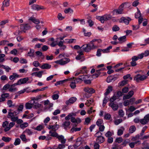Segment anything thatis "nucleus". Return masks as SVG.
<instances>
[{
    "instance_id": "f03ea898",
    "label": "nucleus",
    "mask_w": 149,
    "mask_h": 149,
    "mask_svg": "<svg viewBox=\"0 0 149 149\" xmlns=\"http://www.w3.org/2000/svg\"><path fill=\"white\" fill-rule=\"evenodd\" d=\"M15 125L14 122H11L9 123L7 121H5L3 123L2 127L4 128V130L6 132L9 131Z\"/></svg>"
},
{
    "instance_id": "423d86ee",
    "label": "nucleus",
    "mask_w": 149,
    "mask_h": 149,
    "mask_svg": "<svg viewBox=\"0 0 149 149\" xmlns=\"http://www.w3.org/2000/svg\"><path fill=\"white\" fill-rule=\"evenodd\" d=\"M29 79V78L28 77L22 78L19 80L17 82V83L18 85H20L26 84L27 83H31V82H28Z\"/></svg>"
},
{
    "instance_id": "8fccbe9b",
    "label": "nucleus",
    "mask_w": 149,
    "mask_h": 149,
    "mask_svg": "<svg viewBox=\"0 0 149 149\" xmlns=\"http://www.w3.org/2000/svg\"><path fill=\"white\" fill-rule=\"evenodd\" d=\"M96 18L97 19L99 20L102 23H103L104 22L103 16H97L96 17Z\"/></svg>"
},
{
    "instance_id": "864d4df0",
    "label": "nucleus",
    "mask_w": 149,
    "mask_h": 149,
    "mask_svg": "<svg viewBox=\"0 0 149 149\" xmlns=\"http://www.w3.org/2000/svg\"><path fill=\"white\" fill-rule=\"evenodd\" d=\"M41 105L40 104L37 103L35 102V103H34L33 106V108L35 109H37L40 108L41 107Z\"/></svg>"
},
{
    "instance_id": "473e14b6",
    "label": "nucleus",
    "mask_w": 149,
    "mask_h": 149,
    "mask_svg": "<svg viewBox=\"0 0 149 149\" xmlns=\"http://www.w3.org/2000/svg\"><path fill=\"white\" fill-rule=\"evenodd\" d=\"M125 130V128L123 127H120V129H119L118 131L117 134L118 136H121L123 133L124 131Z\"/></svg>"
},
{
    "instance_id": "4be33fe9",
    "label": "nucleus",
    "mask_w": 149,
    "mask_h": 149,
    "mask_svg": "<svg viewBox=\"0 0 149 149\" xmlns=\"http://www.w3.org/2000/svg\"><path fill=\"white\" fill-rule=\"evenodd\" d=\"M29 20L32 21L33 23L36 24H38L40 23L39 20L36 19L33 17H29Z\"/></svg>"
},
{
    "instance_id": "7ed1b4c3",
    "label": "nucleus",
    "mask_w": 149,
    "mask_h": 149,
    "mask_svg": "<svg viewBox=\"0 0 149 149\" xmlns=\"http://www.w3.org/2000/svg\"><path fill=\"white\" fill-rule=\"evenodd\" d=\"M70 61V60L69 58H64L60 60L56 61L54 62V63L61 65H64L66 64Z\"/></svg>"
},
{
    "instance_id": "412c9836",
    "label": "nucleus",
    "mask_w": 149,
    "mask_h": 149,
    "mask_svg": "<svg viewBox=\"0 0 149 149\" xmlns=\"http://www.w3.org/2000/svg\"><path fill=\"white\" fill-rule=\"evenodd\" d=\"M17 85H18L17 83L14 84L10 86V85L9 91L11 92L17 91V89L15 87V86Z\"/></svg>"
},
{
    "instance_id": "1a4fd4ad",
    "label": "nucleus",
    "mask_w": 149,
    "mask_h": 149,
    "mask_svg": "<svg viewBox=\"0 0 149 149\" xmlns=\"http://www.w3.org/2000/svg\"><path fill=\"white\" fill-rule=\"evenodd\" d=\"M31 28L30 26L27 24H22L20 25V29L23 31L27 30Z\"/></svg>"
},
{
    "instance_id": "c9c22d12",
    "label": "nucleus",
    "mask_w": 149,
    "mask_h": 149,
    "mask_svg": "<svg viewBox=\"0 0 149 149\" xmlns=\"http://www.w3.org/2000/svg\"><path fill=\"white\" fill-rule=\"evenodd\" d=\"M136 130V128L134 125L131 126L129 128V132L130 133H132L134 132Z\"/></svg>"
},
{
    "instance_id": "c03bdc74",
    "label": "nucleus",
    "mask_w": 149,
    "mask_h": 149,
    "mask_svg": "<svg viewBox=\"0 0 149 149\" xmlns=\"http://www.w3.org/2000/svg\"><path fill=\"white\" fill-rule=\"evenodd\" d=\"M2 67L4 68L6 71L7 72H8L11 69L8 66H5L3 65H0V68Z\"/></svg>"
},
{
    "instance_id": "c85d7f7f",
    "label": "nucleus",
    "mask_w": 149,
    "mask_h": 149,
    "mask_svg": "<svg viewBox=\"0 0 149 149\" xmlns=\"http://www.w3.org/2000/svg\"><path fill=\"white\" fill-rule=\"evenodd\" d=\"M96 142L98 143H101L103 142L104 141V138L103 136H101L97 138L96 139Z\"/></svg>"
},
{
    "instance_id": "f704fd0d",
    "label": "nucleus",
    "mask_w": 149,
    "mask_h": 149,
    "mask_svg": "<svg viewBox=\"0 0 149 149\" xmlns=\"http://www.w3.org/2000/svg\"><path fill=\"white\" fill-rule=\"evenodd\" d=\"M72 78L74 79V80L75 81L76 83H80L82 81V78H81V76H79L78 78L74 79V77Z\"/></svg>"
},
{
    "instance_id": "a19ab883",
    "label": "nucleus",
    "mask_w": 149,
    "mask_h": 149,
    "mask_svg": "<svg viewBox=\"0 0 149 149\" xmlns=\"http://www.w3.org/2000/svg\"><path fill=\"white\" fill-rule=\"evenodd\" d=\"M64 13H72L73 12V10L72 9L70 8H69L67 9H66L64 11Z\"/></svg>"
},
{
    "instance_id": "7c9ffc66",
    "label": "nucleus",
    "mask_w": 149,
    "mask_h": 149,
    "mask_svg": "<svg viewBox=\"0 0 149 149\" xmlns=\"http://www.w3.org/2000/svg\"><path fill=\"white\" fill-rule=\"evenodd\" d=\"M80 71L82 74L87 73L88 71L87 70V67L85 66L82 67L80 68Z\"/></svg>"
},
{
    "instance_id": "5701e85b",
    "label": "nucleus",
    "mask_w": 149,
    "mask_h": 149,
    "mask_svg": "<svg viewBox=\"0 0 149 149\" xmlns=\"http://www.w3.org/2000/svg\"><path fill=\"white\" fill-rule=\"evenodd\" d=\"M76 115V114L75 113H71L65 117V119L67 121L69 120L70 119H71L72 117L75 116Z\"/></svg>"
},
{
    "instance_id": "603ef678",
    "label": "nucleus",
    "mask_w": 149,
    "mask_h": 149,
    "mask_svg": "<svg viewBox=\"0 0 149 149\" xmlns=\"http://www.w3.org/2000/svg\"><path fill=\"white\" fill-rule=\"evenodd\" d=\"M140 136L139 135H137L135 137H133L131 139L132 141H135L140 139Z\"/></svg>"
},
{
    "instance_id": "20e7f679",
    "label": "nucleus",
    "mask_w": 149,
    "mask_h": 149,
    "mask_svg": "<svg viewBox=\"0 0 149 149\" xmlns=\"http://www.w3.org/2000/svg\"><path fill=\"white\" fill-rule=\"evenodd\" d=\"M147 78V77L146 75L138 74L135 76L134 79L137 82H139L140 81H143L146 79Z\"/></svg>"
},
{
    "instance_id": "0eeeda50",
    "label": "nucleus",
    "mask_w": 149,
    "mask_h": 149,
    "mask_svg": "<svg viewBox=\"0 0 149 149\" xmlns=\"http://www.w3.org/2000/svg\"><path fill=\"white\" fill-rule=\"evenodd\" d=\"M33 100H31L26 104L25 107L26 109H30L33 107V104L35 103V101Z\"/></svg>"
},
{
    "instance_id": "9b49d317",
    "label": "nucleus",
    "mask_w": 149,
    "mask_h": 149,
    "mask_svg": "<svg viewBox=\"0 0 149 149\" xmlns=\"http://www.w3.org/2000/svg\"><path fill=\"white\" fill-rule=\"evenodd\" d=\"M109 106L111 107L114 111L117 110L118 108V104L116 103H110L109 104Z\"/></svg>"
},
{
    "instance_id": "a18cd8bd",
    "label": "nucleus",
    "mask_w": 149,
    "mask_h": 149,
    "mask_svg": "<svg viewBox=\"0 0 149 149\" xmlns=\"http://www.w3.org/2000/svg\"><path fill=\"white\" fill-rule=\"evenodd\" d=\"M28 125L27 123L25 122L21 124L20 125V127L22 129H24Z\"/></svg>"
},
{
    "instance_id": "680f3d73",
    "label": "nucleus",
    "mask_w": 149,
    "mask_h": 149,
    "mask_svg": "<svg viewBox=\"0 0 149 149\" xmlns=\"http://www.w3.org/2000/svg\"><path fill=\"white\" fill-rule=\"evenodd\" d=\"M130 141L129 139H126L123 142L122 145L124 146H125L126 145L129 143Z\"/></svg>"
},
{
    "instance_id": "e2e57ef3",
    "label": "nucleus",
    "mask_w": 149,
    "mask_h": 149,
    "mask_svg": "<svg viewBox=\"0 0 149 149\" xmlns=\"http://www.w3.org/2000/svg\"><path fill=\"white\" fill-rule=\"evenodd\" d=\"M65 147V146L64 144H59L57 148L58 149H63Z\"/></svg>"
},
{
    "instance_id": "f8f14e48",
    "label": "nucleus",
    "mask_w": 149,
    "mask_h": 149,
    "mask_svg": "<svg viewBox=\"0 0 149 149\" xmlns=\"http://www.w3.org/2000/svg\"><path fill=\"white\" fill-rule=\"evenodd\" d=\"M68 81H70V86L72 89H74L76 87V83L74 80V79L71 78L69 79H67Z\"/></svg>"
},
{
    "instance_id": "6e6552de",
    "label": "nucleus",
    "mask_w": 149,
    "mask_h": 149,
    "mask_svg": "<svg viewBox=\"0 0 149 149\" xmlns=\"http://www.w3.org/2000/svg\"><path fill=\"white\" fill-rule=\"evenodd\" d=\"M149 121V114L146 115L143 118L140 119V123L142 125H145Z\"/></svg>"
},
{
    "instance_id": "2f4dec72",
    "label": "nucleus",
    "mask_w": 149,
    "mask_h": 149,
    "mask_svg": "<svg viewBox=\"0 0 149 149\" xmlns=\"http://www.w3.org/2000/svg\"><path fill=\"white\" fill-rule=\"evenodd\" d=\"M43 72V71H39L36 72H33L32 74V75H34L39 77L40 78L42 77Z\"/></svg>"
},
{
    "instance_id": "de8ad7c7",
    "label": "nucleus",
    "mask_w": 149,
    "mask_h": 149,
    "mask_svg": "<svg viewBox=\"0 0 149 149\" xmlns=\"http://www.w3.org/2000/svg\"><path fill=\"white\" fill-rule=\"evenodd\" d=\"M13 103L12 101L10 100H8L7 102V105L10 107L15 106V105L13 104Z\"/></svg>"
},
{
    "instance_id": "dca6fc26",
    "label": "nucleus",
    "mask_w": 149,
    "mask_h": 149,
    "mask_svg": "<svg viewBox=\"0 0 149 149\" xmlns=\"http://www.w3.org/2000/svg\"><path fill=\"white\" fill-rule=\"evenodd\" d=\"M134 95V92L131 91L129 92L128 94L124 95L123 97V100L129 99L131 98Z\"/></svg>"
},
{
    "instance_id": "4468645a",
    "label": "nucleus",
    "mask_w": 149,
    "mask_h": 149,
    "mask_svg": "<svg viewBox=\"0 0 149 149\" xmlns=\"http://www.w3.org/2000/svg\"><path fill=\"white\" fill-rule=\"evenodd\" d=\"M23 109V105L22 104H20L18 107L17 109L14 111L15 115H17L21 112Z\"/></svg>"
},
{
    "instance_id": "a878e982",
    "label": "nucleus",
    "mask_w": 149,
    "mask_h": 149,
    "mask_svg": "<svg viewBox=\"0 0 149 149\" xmlns=\"http://www.w3.org/2000/svg\"><path fill=\"white\" fill-rule=\"evenodd\" d=\"M112 87L111 86H109L106 90V91L104 93V95H107L112 91Z\"/></svg>"
},
{
    "instance_id": "9d476101",
    "label": "nucleus",
    "mask_w": 149,
    "mask_h": 149,
    "mask_svg": "<svg viewBox=\"0 0 149 149\" xmlns=\"http://www.w3.org/2000/svg\"><path fill=\"white\" fill-rule=\"evenodd\" d=\"M124 4V3H123L119 6L118 9L115 10H114L113 11L118 14H121L122 13V12L123 10V7Z\"/></svg>"
},
{
    "instance_id": "a211bd4d",
    "label": "nucleus",
    "mask_w": 149,
    "mask_h": 149,
    "mask_svg": "<svg viewBox=\"0 0 149 149\" xmlns=\"http://www.w3.org/2000/svg\"><path fill=\"white\" fill-rule=\"evenodd\" d=\"M57 138L58 139V141L60 142L62 144H65L66 143V139L64 138L63 135H59Z\"/></svg>"
},
{
    "instance_id": "37998d69",
    "label": "nucleus",
    "mask_w": 149,
    "mask_h": 149,
    "mask_svg": "<svg viewBox=\"0 0 149 149\" xmlns=\"http://www.w3.org/2000/svg\"><path fill=\"white\" fill-rule=\"evenodd\" d=\"M135 17L136 18H138L141 16L140 11L138 9L137 12L135 13Z\"/></svg>"
},
{
    "instance_id": "6ab92c4d",
    "label": "nucleus",
    "mask_w": 149,
    "mask_h": 149,
    "mask_svg": "<svg viewBox=\"0 0 149 149\" xmlns=\"http://www.w3.org/2000/svg\"><path fill=\"white\" fill-rule=\"evenodd\" d=\"M131 19L128 18H126L125 17H122L120 19V22L124 23L126 24H128L129 23V21Z\"/></svg>"
},
{
    "instance_id": "bf43d9fd",
    "label": "nucleus",
    "mask_w": 149,
    "mask_h": 149,
    "mask_svg": "<svg viewBox=\"0 0 149 149\" xmlns=\"http://www.w3.org/2000/svg\"><path fill=\"white\" fill-rule=\"evenodd\" d=\"M109 100L108 98L106 96H105L104 97V100H103V107H104L105 105V104L107 103V101Z\"/></svg>"
},
{
    "instance_id": "f3484780",
    "label": "nucleus",
    "mask_w": 149,
    "mask_h": 149,
    "mask_svg": "<svg viewBox=\"0 0 149 149\" xmlns=\"http://www.w3.org/2000/svg\"><path fill=\"white\" fill-rule=\"evenodd\" d=\"M70 124V122L68 121H65L62 124V126L63 127L64 129L67 130V128H70L69 127Z\"/></svg>"
},
{
    "instance_id": "338daca9",
    "label": "nucleus",
    "mask_w": 149,
    "mask_h": 149,
    "mask_svg": "<svg viewBox=\"0 0 149 149\" xmlns=\"http://www.w3.org/2000/svg\"><path fill=\"white\" fill-rule=\"evenodd\" d=\"M111 117V115L109 113H106L104 116V119L106 120H109Z\"/></svg>"
},
{
    "instance_id": "aec40b11",
    "label": "nucleus",
    "mask_w": 149,
    "mask_h": 149,
    "mask_svg": "<svg viewBox=\"0 0 149 149\" xmlns=\"http://www.w3.org/2000/svg\"><path fill=\"white\" fill-rule=\"evenodd\" d=\"M84 90L86 92L91 94L95 92V90L94 89L88 87L84 88Z\"/></svg>"
},
{
    "instance_id": "ddd939ff",
    "label": "nucleus",
    "mask_w": 149,
    "mask_h": 149,
    "mask_svg": "<svg viewBox=\"0 0 149 149\" xmlns=\"http://www.w3.org/2000/svg\"><path fill=\"white\" fill-rule=\"evenodd\" d=\"M32 8L35 10H39L41 9H43L44 8L43 6H40L37 4H33L31 6Z\"/></svg>"
},
{
    "instance_id": "58836bf2",
    "label": "nucleus",
    "mask_w": 149,
    "mask_h": 149,
    "mask_svg": "<svg viewBox=\"0 0 149 149\" xmlns=\"http://www.w3.org/2000/svg\"><path fill=\"white\" fill-rule=\"evenodd\" d=\"M117 98H118L117 97L115 93L114 94L113 96L109 99V101L110 102V103H114L113 102Z\"/></svg>"
},
{
    "instance_id": "393cba45",
    "label": "nucleus",
    "mask_w": 149,
    "mask_h": 149,
    "mask_svg": "<svg viewBox=\"0 0 149 149\" xmlns=\"http://www.w3.org/2000/svg\"><path fill=\"white\" fill-rule=\"evenodd\" d=\"M49 133L50 134V136L56 137L57 138L59 135L55 131L50 130L49 132Z\"/></svg>"
},
{
    "instance_id": "5fc2aeb1",
    "label": "nucleus",
    "mask_w": 149,
    "mask_h": 149,
    "mask_svg": "<svg viewBox=\"0 0 149 149\" xmlns=\"http://www.w3.org/2000/svg\"><path fill=\"white\" fill-rule=\"evenodd\" d=\"M122 121V120L121 119H118L114 121V123L115 125H118L121 123Z\"/></svg>"
},
{
    "instance_id": "09e8293b",
    "label": "nucleus",
    "mask_w": 149,
    "mask_h": 149,
    "mask_svg": "<svg viewBox=\"0 0 149 149\" xmlns=\"http://www.w3.org/2000/svg\"><path fill=\"white\" fill-rule=\"evenodd\" d=\"M103 120L101 119H98L96 122V125L99 126L101 125H102V124L103 123Z\"/></svg>"
},
{
    "instance_id": "6e6d98bb",
    "label": "nucleus",
    "mask_w": 149,
    "mask_h": 149,
    "mask_svg": "<svg viewBox=\"0 0 149 149\" xmlns=\"http://www.w3.org/2000/svg\"><path fill=\"white\" fill-rule=\"evenodd\" d=\"M5 55L3 54H0V63L3 62L5 61L4 57Z\"/></svg>"
},
{
    "instance_id": "72a5a7b5",
    "label": "nucleus",
    "mask_w": 149,
    "mask_h": 149,
    "mask_svg": "<svg viewBox=\"0 0 149 149\" xmlns=\"http://www.w3.org/2000/svg\"><path fill=\"white\" fill-rule=\"evenodd\" d=\"M34 52V50L33 49H30V51L27 53L26 55L30 57H33Z\"/></svg>"
},
{
    "instance_id": "4d7b16f0",
    "label": "nucleus",
    "mask_w": 149,
    "mask_h": 149,
    "mask_svg": "<svg viewBox=\"0 0 149 149\" xmlns=\"http://www.w3.org/2000/svg\"><path fill=\"white\" fill-rule=\"evenodd\" d=\"M104 15L105 17L106 20H109L111 19L112 16L109 14H105Z\"/></svg>"
},
{
    "instance_id": "4c0bfd02",
    "label": "nucleus",
    "mask_w": 149,
    "mask_h": 149,
    "mask_svg": "<svg viewBox=\"0 0 149 149\" xmlns=\"http://www.w3.org/2000/svg\"><path fill=\"white\" fill-rule=\"evenodd\" d=\"M112 48V46H111L108 47L106 49H102V52L103 53H108L109 52L110 50Z\"/></svg>"
},
{
    "instance_id": "bb28decb",
    "label": "nucleus",
    "mask_w": 149,
    "mask_h": 149,
    "mask_svg": "<svg viewBox=\"0 0 149 149\" xmlns=\"http://www.w3.org/2000/svg\"><path fill=\"white\" fill-rule=\"evenodd\" d=\"M19 75L16 73H13V74L10 75L9 77V79L10 80L15 79L16 78L19 77Z\"/></svg>"
},
{
    "instance_id": "ea45409f",
    "label": "nucleus",
    "mask_w": 149,
    "mask_h": 149,
    "mask_svg": "<svg viewBox=\"0 0 149 149\" xmlns=\"http://www.w3.org/2000/svg\"><path fill=\"white\" fill-rule=\"evenodd\" d=\"M21 142V141L20 139L19 138H17L15 140L14 145L15 146L19 145L20 144Z\"/></svg>"
},
{
    "instance_id": "b1692460",
    "label": "nucleus",
    "mask_w": 149,
    "mask_h": 149,
    "mask_svg": "<svg viewBox=\"0 0 149 149\" xmlns=\"http://www.w3.org/2000/svg\"><path fill=\"white\" fill-rule=\"evenodd\" d=\"M51 67V65L48 63H45L40 68L42 69H49Z\"/></svg>"
},
{
    "instance_id": "2eb2a0df",
    "label": "nucleus",
    "mask_w": 149,
    "mask_h": 149,
    "mask_svg": "<svg viewBox=\"0 0 149 149\" xmlns=\"http://www.w3.org/2000/svg\"><path fill=\"white\" fill-rule=\"evenodd\" d=\"M77 100V98L75 97H72L70 98L68 100L65 102V104L67 105L73 103Z\"/></svg>"
},
{
    "instance_id": "49530a36",
    "label": "nucleus",
    "mask_w": 149,
    "mask_h": 149,
    "mask_svg": "<svg viewBox=\"0 0 149 149\" xmlns=\"http://www.w3.org/2000/svg\"><path fill=\"white\" fill-rule=\"evenodd\" d=\"M93 102V100L92 99H91L90 100H87L85 103V104L89 106L90 104H91Z\"/></svg>"
},
{
    "instance_id": "3c124183",
    "label": "nucleus",
    "mask_w": 149,
    "mask_h": 149,
    "mask_svg": "<svg viewBox=\"0 0 149 149\" xmlns=\"http://www.w3.org/2000/svg\"><path fill=\"white\" fill-rule=\"evenodd\" d=\"M68 81V79H66L64 80H62V81H58L56 83H55V86H57L58 85H60V84H62L64 82H65V81Z\"/></svg>"
},
{
    "instance_id": "f257e3e1",
    "label": "nucleus",
    "mask_w": 149,
    "mask_h": 149,
    "mask_svg": "<svg viewBox=\"0 0 149 149\" xmlns=\"http://www.w3.org/2000/svg\"><path fill=\"white\" fill-rule=\"evenodd\" d=\"M101 42V40L100 39H94L92 40L90 43L86 45V47H85V45H83L81 48L85 52H88L92 49L97 48V43Z\"/></svg>"
},
{
    "instance_id": "c756f323",
    "label": "nucleus",
    "mask_w": 149,
    "mask_h": 149,
    "mask_svg": "<svg viewBox=\"0 0 149 149\" xmlns=\"http://www.w3.org/2000/svg\"><path fill=\"white\" fill-rule=\"evenodd\" d=\"M118 40L119 41V43H122L125 42L126 40V36H125L121 37L118 38Z\"/></svg>"
},
{
    "instance_id": "0e129e2a",
    "label": "nucleus",
    "mask_w": 149,
    "mask_h": 149,
    "mask_svg": "<svg viewBox=\"0 0 149 149\" xmlns=\"http://www.w3.org/2000/svg\"><path fill=\"white\" fill-rule=\"evenodd\" d=\"M24 132L27 133L28 135H31L33 132L30 130L29 129H26Z\"/></svg>"
},
{
    "instance_id": "774afa93",
    "label": "nucleus",
    "mask_w": 149,
    "mask_h": 149,
    "mask_svg": "<svg viewBox=\"0 0 149 149\" xmlns=\"http://www.w3.org/2000/svg\"><path fill=\"white\" fill-rule=\"evenodd\" d=\"M57 17L58 19L60 20H61L65 18V17H63L61 13L58 14Z\"/></svg>"
},
{
    "instance_id": "cd10ccee",
    "label": "nucleus",
    "mask_w": 149,
    "mask_h": 149,
    "mask_svg": "<svg viewBox=\"0 0 149 149\" xmlns=\"http://www.w3.org/2000/svg\"><path fill=\"white\" fill-rule=\"evenodd\" d=\"M20 137L22 140L25 143H26L27 142L30 141L29 139H26L25 135L24 134H22L20 136Z\"/></svg>"
},
{
    "instance_id": "79ce46f5",
    "label": "nucleus",
    "mask_w": 149,
    "mask_h": 149,
    "mask_svg": "<svg viewBox=\"0 0 149 149\" xmlns=\"http://www.w3.org/2000/svg\"><path fill=\"white\" fill-rule=\"evenodd\" d=\"M10 0H4L3 2V5L5 7H8L9 5Z\"/></svg>"
},
{
    "instance_id": "13d9d810",
    "label": "nucleus",
    "mask_w": 149,
    "mask_h": 149,
    "mask_svg": "<svg viewBox=\"0 0 149 149\" xmlns=\"http://www.w3.org/2000/svg\"><path fill=\"white\" fill-rule=\"evenodd\" d=\"M80 130L81 128H72L70 130V132L71 133H72L74 131L76 132L77 131H80Z\"/></svg>"
},
{
    "instance_id": "39448f33",
    "label": "nucleus",
    "mask_w": 149,
    "mask_h": 149,
    "mask_svg": "<svg viewBox=\"0 0 149 149\" xmlns=\"http://www.w3.org/2000/svg\"><path fill=\"white\" fill-rule=\"evenodd\" d=\"M90 76L88 75H82L81 76L82 81H84V83L87 84L91 83V81L89 79Z\"/></svg>"
},
{
    "instance_id": "052dcab7",
    "label": "nucleus",
    "mask_w": 149,
    "mask_h": 149,
    "mask_svg": "<svg viewBox=\"0 0 149 149\" xmlns=\"http://www.w3.org/2000/svg\"><path fill=\"white\" fill-rule=\"evenodd\" d=\"M120 28L117 26L114 25L112 27V30L114 31H116L119 30Z\"/></svg>"
},
{
    "instance_id": "e433bc0d",
    "label": "nucleus",
    "mask_w": 149,
    "mask_h": 149,
    "mask_svg": "<svg viewBox=\"0 0 149 149\" xmlns=\"http://www.w3.org/2000/svg\"><path fill=\"white\" fill-rule=\"evenodd\" d=\"M2 140L5 142H8L11 140V138L8 137L3 136Z\"/></svg>"
},
{
    "instance_id": "69168bd1",
    "label": "nucleus",
    "mask_w": 149,
    "mask_h": 149,
    "mask_svg": "<svg viewBox=\"0 0 149 149\" xmlns=\"http://www.w3.org/2000/svg\"><path fill=\"white\" fill-rule=\"evenodd\" d=\"M10 87V85L8 84H7L5 85L3 88V90H5L8 89L9 88H9Z\"/></svg>"
}]
</instances>
